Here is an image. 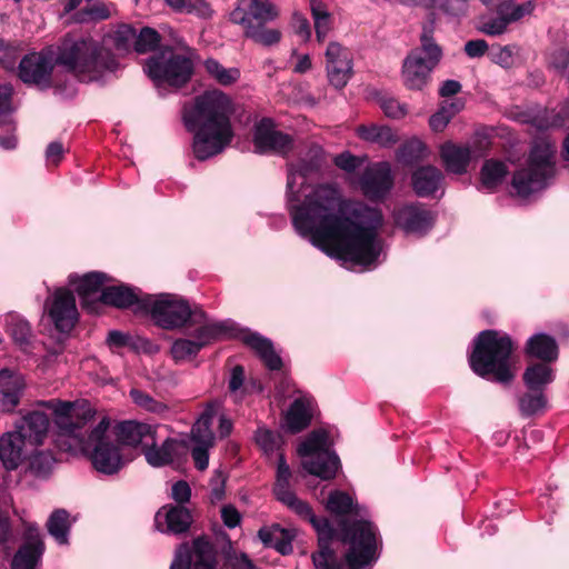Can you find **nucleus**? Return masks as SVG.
<instances>
[{"label":"nucleus","mask_w":569,"mask_h":569,"mask_svg":"<svg viewBox=\"0 0 569 569\" xmlns=\"http://www.w3.org/2000/svg\"><path fill=\"white\" fill-rule=\"evenodd\" d=\"M290 214L297 232L330 257L368 267L382 251L381 212L345 200L333 184L313 188L302 204L290 206Z\"/></svg>","instance_id":"obj_1"},{"label":"nucleus","mask_w":569,"mask_h":569,"mask_svg":"<svg viewBox=\"0 0 569 569\" xmlns=\"http://www.w3.org/2000/svg\"><path fill=\"white\" fill-rule=\"evenodd\" d=\"M38 405L52 411L59 429L58 443L63 450L87 455L93 468L104 475H114L123 467L120 446L110 431L108 418H102L88 433L83 428L93 417L89 407L57 399Z\"/></svg>","instance_id":"obj_2"},{"label":"nucleus","mask_w":569,"mask_h":569,"mask_svg":"<svg viewBox=\"0 0 569 569\" xmlns=\"http://www.w3.org/2000/svg\"><path fill=\"white\" fill-rule=\"evenodd\" d=\"M232 103L220 90L206 91L184 109L183 121L188 130L196 131L193 152L199 160L220 153L232 140L230 122Z\"/></svg>","instance_id":"obj_3"},{"label":"nucleus","mask_w":569,"mask_h":569,"mask_svg":"<svg viewBox=\"0 0 569 569\" xmlns=\"http://www.w3.org/2000/svg\"><path fill=\"white\" fill-rule=\"evenodd\" d=\"M342 541L349 546L345 555L346 565L337 563L335 553L323 543L313 556L319 569H360L377 559V531L368 520H358L351 525L342 523Z\"/></svg>","instance_id":"obj_4"},{"label":"nucleus","mask_w":569,"mask_h":569,"mask_svg":"<svg viewBox=\"0 0 569 569\" xmlns=\"http://www.w3.org/2000/svg\"><path fill=\"white\" fill-rule=\"evenodd\" d=\"M56 62L82 81L98 80L118 68L112 53L91 38L66 39L59 47Z\"/></svg>","instance_id":"obj_5"},{"label":"nucleus","mask_w":569,"mask_h":569,"mask_svg":"<svg viewBox=\"0 0 569 569\" xmlns=\"http://www.w3.org/2000/svg\"><path fill=\"white\" fill-rule=\"evenodd\" d=\"M512 351L511 339L495 330L482 331L470 356V367L480 377L499 382L513 378L509 359Z\"/></svg>","instance_id":"obj_6"},{"label":"nucleus","mask_w":569,"mask_h":569,"mask_svg":"<svg viewBox=\"0 0 569 569\" xmlns=\"http://www.w3.org/2000/svg\"><path fill=\"white\" fill-rule=\"evenodd\" d=\"M441 57L442 51L432 38V30L425 27L420 36V47L412 49L402 62L403 86L409 90H423Z\"/></svg>","instance_id":"obj_7"},{"label":"nucleus","mask_w":569,"mask_h":569,"mask_svg":"<svg viewBox=\"0 0 569 569\" xmlns=\"http://www.w3.org/2000/svg\"><path fill=\"white\" fill-rule=\"evenodd\" d=\"M143 310L154 322L164 329L194 327L207 321V315L199 308L191 309L187 301L171 295H146Z\"/></svg>","instance_id":"obj_8"},{"label":"nucleus","mask_w":569,"mask_h":569,"mask_svg":"<svg viewBox=\"0 0 569 569\" xmlns=\"http://www.w3.org/2000/svg\"><path fill=\"white\" fill-rule=\"evenodd\" d=\"M144 71L157 87H181L190 80L193 72L191 51L177 52L166 47L147 60Z\"/></svg>","instance_id":"obj_9"},{"label":"nucleus","mask_w":569,"mask_h":569,"mask_svg":"<svg viewBox=\"0 0 569 569\" xmlns=\"http://www.w3.org/2000/svg\"><path fill=\"white\" fill-rule=\"evenodd\" d=\"M302 467L310 475L323 480L333 478L339 467L338 457L329 449V437L325 430L312 431L298 447Z\"/></svg>","instance_id":"obj_10"},{"label":"nucleus","mask_w":569,"mask_h":569,"mask_svg":"<svg viewBox=\"0 0 569 569\" xmlns=\"http://www.w3.org/2000/svg\"><path fill=\"white\" fill-rule=\"evenodd\" d=\"M489 143L475 141L472 143H458L446 141L439 148L441 162L448 173L465 174L472 161L483 156Z\"/></svg>","instance_id":"obj_11"},{"label":"nucleus","mask_w":569,"mask_h":569,"mask_svg":"<svg viewBox=\"0 0 569 569\" xmlns=\"http://www.w3.org/2000/svg\"><path fill=\"white\" fill-rule=\"evenodd\" d=\"M193 339H178L171 347V355L177 361L189 360L206 346L224 335V326L220 322L203 321L194 326Z\"/></svg>","instance_id":"obj_12"},{"label":"nucleus","mask_w":569,"mask_h":569,"mask_svg":"<svg viewBox=\"0 0 569 569\" xmlns=\"http://www.w3.org/2000/svg\"><path fill=\"white\" fill-rule=\"evenodd\" d=\"M216 550L206 538H197L192 546L180 545L176 550L170 569H214Z\"/></svg>","instance_id":"obj_13"},{"label":"nucleus","mask_w":569,"mask_h":569,"mask_svg":"<svg viewBox=\"0 0 569 569\" xmlns=\"http://www.w3.org/2000/svg\"><path fill=\"white\" fill-rule=\"evenodd\" d=\"M325 62L329 83L336 89L345 88L353 74L350 50L337 41H331L325 51Z\"/></svg>","instance_id":"obj_14"},{"label":"nucleus","mask_w":569,"mask_h":569,"mask_svg":"<svg viewBox=\"0 0 569 569\" xmlns=\"http://www.w3.org/2000/svg\"><path fill=\"white\" fill-rule=\"evenodd\" d=\"M44 309L59 331H69L78 320L76 300L71 291L59 288L46 301Z\"/></svg>","instance_id":"obj_15"},{"label":"nucleus","mask_w":569,"mask_h":569,"mask_svg":"<svg viewBox=\"0 0 569 569\" xmlns=\"http://www.w3.org/2000/svg\"><path fill=\"white\" fill-rule=\"evenodd\" d=\"M277 7L270 0H240L238 6L230 12V20L241 24L243 30L249 26L267 24L278 17Z\"/></svg>","instance_id":"obj_16"},{"label":"nucleus","mask_w":569,"mask_h":569,"mask_svg":"<svg viewBox=\"0 0 569 569\" xmlns=\"http://www.w3.org/2000/svg\"><path fill=\"white\" fill-rule=\"evenodd\" d=\"M497 17H481L477 29L491 37L503 34L511 22L520 20L530 12V4H517L513 1H505L497 9Z\"/></svg>","instance_id":"obj_17"},{"label":"nucleus","mask_w":569,"mask_h":569,"mask_svg":"<svg viewBox=\"0 0 569 569\" xmlns=\"http://www.w3.org/2000/svg\"><path fill=\"white\" fill-rule=\"evenodd\" d=\"M253 144L257 152L286 154L292 148V139L277 130L272 120L262 119L256 124Z\"/></svg>","instance_id":"obj_18"},{"label":"nucleus","mask_w":569,"mask_h":569,"mask_svg":"<svg viewBox=\"0 0 569 569\" xmlns=\"http://www.w3.org/2000/svg\"><path fill=\"white\" fill-rule=\"evenodd\" d=\"M359 183L367 198L371 200L383 199L393 186L390 164L388 162H376L368 166Z\"/></svg>","instance_id":"obj_19"},{"label":"nucleus","mask_w":569,"mask_h":569,"mask_svg":"<svg viewBox=\"0 0 569 569\" xmlns=\"http://www.w3.org/2000/svg\"><path fill=\"white\" fill-rule=\"evenodd\" d=\"M52 69V57L44 52H33L20 61L18 76L27 84L48 87Z\"/></svg>","instance_id":"obj_20"},{"label":"nucleus","mask_w":569,"mask_h":569,"mask_svg":"<svg viewBox=\"0 0 569 569\" xmlns=\"http://www.w3.org/2000/svg\"><path fill=\"white\" fill-rule=\"evenodd\" d=\"M26 388L27 382L21 372L9 368L0 370V412H13Z\"/></svg>","instance_id":"obj_21"},{"label":"nucleus","mask_w":569,"mask_h":569,"mask_svg":"<svg viewBox=\"0 0 569 569\" xmlns=\"http://www.w3.org/2000/svg\"><path fill=\"white\" fill-rule=\"evenodd\" d=\"M191 511L180 505H164L154 516V527L162 533L180 535L186 532L192 523Z\"/></svg>","instance_id":"obj_22"},{"label":"nucleus","mask_w":569,"mask_h":569,"mask_svg":"<svg viewBox=\"0 0 569 569\" xmlns=\"http://www.w3.org/2000/svg\"><path fill=\"white\" fill-rule=\"evenodd\" d=\"M13 430L19 433L29 447H39L47 437L49 418L40 410L29 411L14 423Z\"/></svg>","instance_id":"obj_23"},{"label":"nucleus","mask_w":569,"mask_h":569,"mask_svg":"<svg viewBox=\"0 0 569 569\" xmlns=\"http://www.w3.org/2000/svg\"><path fill=\"white\" fill-rule=\"evenodd\" d=\"M396 224L407 233L422 234L433 222V217L419 204L403 206L393 212Z\"/></svg>","instance_id":"obj_24"},{"label":"nucleus","mask_w":569,"mask_h":569,"mask_svg":"<svg viewBox=\"0 0 569 569\" xmlns=\"http://www.w3.org/2000/svg\"><path fill=\"white\" fill-rule=\"evenodd\" d=\"M278 500L312 525L318 532L319 546L328 543L333 538L335 530L329 521L326 518H317L311 507L306 501L300 500L293 491L278 498Z\"/></svg>","instance_id":"obj_25"},{"label":"nucleus","mask_w":569,"mask_h":569,"mask_svg":"<svg viewBox=\"0 0 569 569\" xmlns=\"http://www.w3.org/2000/svg\"><path fill=\"white\" fill-rule=\"evenodd\" d=\"M29 446L14 430L0 436V465L7 471L17 470L24 461Z\"/></svg>","instance_id":"obj_26"},{"label":"nucleus","mask_w":569,"mask_h":569,"mask_svg":"<svg viewBox=\"0 0 569 569\" xmlns=\"http://www.w3.org/2000/svg\"><path fill=\"white\" fill-rule=\"evenodd\" d=\"M111 432L119 446H142L144 448L154 443L157 430L146 423L124 421L119 423L116 430Z\"/></svg>","instance_id":"obj_27"},{"label":"nucleus","mask_w":569,"mask_h":569,"mask_svg":"<svg viewBox=\"0 0 569 569\" xmlns=\"http://www.w3.org/2000/svg\"><path fill=\"white\" fill-rule=\"evenodd\" d=\"M315 401L308 395H301L290 405L283 419V428L297 433L307 428L312 419Z\"/></svg>","instance_id":"obj_28"},{"label":"nucleus","mask_w":569,"mask_h":569,"mask_svg":"<svg viewBox=\"0 0 569 569\" xmlns=\"http://www.w3.org/2000/svg\"><path fill=\"white\" fill-rule=\"evenodd\" d=\"M556 148L536 139V191L547 188L557 174Z\"/></svg>","instance_id":"obj_29"},{"label":"nucleus","mask_w":569,"mask_h":569,"mask_svg":"<svg viewBox=\"0 0 569 569\" xmlns=\"http://www.w3.org/2000/svg\"><path fill=\"white\" fill-rule=\"evenodd\" d=\"M42 552L43 542L39 530L34 526H30L27 531L26 542L12 560V569H34Z\"/></svg>","instance_id":"obj_30"},{"label":"nucleus","mask_w":569,"mask_h":569,"mask_svg":"<svg viewBox=\"0 0 569 569\" xmlns=\"http://www.w3.org/2000/svg\"><path fill=\"white\" fill-rule=\"evenodd\" d=\"M12 86L4 83L0 86V127L7 128L8 132L0 136V148L3 150H13L18 146V139L14 134L16 126L11 118V94Z\"/></svg>","instance_id":"obj_31"},{"label":"nucleus","mask_w":569,"mask_h":569,"mask_svg":"<svg viewBox=\"0 0 569 569\" xmlns=\"http://www.w3.org/2000/svg\"><path fill=\"white\" fill-rule=\"evenodd\" d=\"M143 299L144 296H140L132 288L124 284L106 287L100 297V300L106 305L120 309L134 307L136 311L143 310Z\"/></svg>","instance_id":"obj_32"},{"label":"nucleus","mask_w":569,"mask_h":569,"mask_svg":"<svg viewBox=\"0 0 569 569\" xmlns=\"http://www.w3.org/2000/svg\"><path fill=\"white\" fill-rule=\"evenodd\" d=\"M442 172L433 166H425L417 169L412 174V186L420 197L433 194L442 182Z\"/></svg>","instance_id":"obj_33"},{"label":"nucleus","mask_w":569,"mask_h":569,"mask_svg":"<svg viewBox=\"0 0 569 569\" xmlns=\"http://www.w3.org/2000/svg\"><path fill=\"white\" fill-rule=\"evenodd\" d=\"M512 196L525 201L533 191V153L530 152L525 160V167L515 170L512 180Z\"/></svg>","instance_id":"obj_34"},{"label":"nucleus","mask_w":569,"mask_h":569,"mask_svg":"<svg viewBox=\"0 0 569 569\" xmlns=\"http://www.w3.org/2000/svg\"><path fill=\"white\" fill-rule=\"evenodd\" d=\"M321 154L322 150L320 148H313L310 151V159L308 162L302 160L299 163V167L296 169H290L287 182L288 197L289 201L292 200L297 186H302L305 183V179L309 172L317 170L321 164Z\"/></svg>","instance_id":"obj_35"},{"label":"nucleus","mask_w":569,"mask_h":569,"mask_svg":"<svg viewBox=\"0 0 569 569\" xmlns=\"http://www.w3.org/2000/svg\"><path fill=\"white\" fill-rule=\"evenodd\" d=\"M219 403L212 402L207 406L204 411L201 413L199 419L192 427L191 437L196 443L204 445V446H213L214 436L211 431L212 419L217 415L219 410Z\"/></svg>","instance_id":"obj_36"},{"label":"nucleus","mask_w":569,"mask_h":569,"mask_svg":"<svg viewBox=\"0 0 569 569\" xmlns=\"http://www.w3.org/2000/svg\"><path fill=\"white\" fill-rule=\"evenodd\" d=\"M243 341L252 348L270 370H278L282 366L280 356L274 351L272 342L257 333H248Z\"/></svg>","instance_id":"obj_37"},{"label":"nucleus","mask_w":569,"mask_h":569,"mask_svg":"<svg viewBox=\"0 0 569 569\" xmlns=\"http://www.w3.org/2000/svg\"><path fill=\"white\" fill-rule=\"evenodd\" d=\"M181 447L180 442L167 439L160 447H157L156 442L149 447H144L143 453L149 465L152 467H162L171 463L176 459Z\"/></svg>","instance_id":"obj_38"},{"label":"nucleus","mask_w":569,"mask_h":569,"mask_svg":"<svg viewBox=\"0 0 569 569\" xmlns=\"http://www.w3.org/2000/svg\"><path fill=\"white\" fill-rule=\"evenodd\" d=\"M356 133L363 141L387 148L397 142V134L388 126H379L376 123L361 124L357 127Z\"/></svg>","instance_id":"obj_39"},{"label":"nucleus","mask_w":569,"mask_h":569,"mask_svg":"<svg viewBox=\"0 0 569 569\" xmlns=\"http://www.w3.org/2000/svg\"><path fill=\"white\" fill-rule=\"evenodd\" d=\"M508 174L505 162L497 159L486 160L480 170L481 189L493 191L503 183Z\"/></svg>","instance_id":"obj_40"},{"label":"nucleus","mask_w":569,"mask_h":569,"mask_svg":"<svg viewBox=\"0 0 569 569\" xmlns=\"http://www.w3.org/2000/svg\"><path fill=\"white\" fill-rule=\"evenodd\" d=\"M259 538L267 547H272L281 555H288L292 551L291 536L289 531L279 526L262 528L258 532Z\"/></svg>","instance_id":"obj_41"},{"label":"nucleus","mask_w":569,"mask_h":569,"mask_svg":"<svg viewBox=\"0 0 569 569\" xmlns=\"http://www.w3.org/2000/svg\"><path fill=\"white\" fill-rule=\"evenodd\" d=\"M106 281L107 276L102 272H89L80 278L77 276L69 277V283L74 287L83 300L97 293Z\"/></svg>","instance_id":"obj_42"},{"label":"nucleus","mask_w":569,"mask_h":569,"mask_svg":"<svg viewBox=\"0 0 569 569\" xmlns=\"http://www.w3.org/2000/svg\"><path fill=\"white\" fill-rule=\"evenodd\" d=\"M111 7L100 0H86V4L73 14V20L79 23H89L109 19Z\"/></svg>","instance_id":"obj_43"},{"label":"nucleus","mask_w":569,"mask_h":569,"mask_svg":"<svg viewBox=\"0 0 569 569\" xmlns=\"http://www.w3.org/2000/svg\"><path fill=\"white\" fill-rule=\"evenodd\" d=\"M71 527L70 515L64 509L54 510L48 519L47 529L60 545L68 543V535Z\"/></svg>","instance_id":"obj_44"},{"label":"nucleus","mask_w":569,"mask_h":569,"mask_svg":"<svg viewBox=\"0 0 569 569\" xmlns=\"http://www.w3.org/2000/svg\"><path fill=\"white\" fill-rule=\"evenodd\" d=\"M310 9L315 23L317 40L322 42L332 29L331 14L327 7L318 0L310 1Z\"/></svg>","instance_id":"obj_45"},{"label":"nucleus","mask_w":569,"mask_h":569,"mask_svg":"<svg viewBox=\"0 0 569 569\" xmlns=\"http://www.w3.org/2000/svg\"><path fill=\"white\" fill-rule=\"evenodd\" d=\"M203 64L209 77L221 86H231L240 79L238 68H226L214 59H207Z\"/></svg>","instance_id":"obj_46"},{"label":"nucleus","mask_w":569,"mask_h":569,"mask_svg":"<svg viewBox=\"0 0 569 569\" xmlns=\"http://www.w3.org/2000/svg\"><path fill=\"white\" fill-rule=\"evenodd\" d=\"M559 347L556 339L548 333H536V360L555 362L559 358Z\"/></svg>","instance_id":"obj_47"},{"label":"nucleus","mask_w":569,"mask_h":569,"mask_svg":"<svg viewBox=\"0 0 569 569\" xmlns=\"http://www.w3.org/2000/svg\"><path fill=\"white\" fill-rule=\"evenodd\" d=\"M166 2L178 12L192 13L203 19L212 16V9L204 0H166Z\"/></svg>","instance_id":"obj_48"},{"label":"nucleus","mask_w":569,"mask_h":569,"mask_svg":"<svg viewBox=\"0 0 569 569\" xmlns=\"http://www.w3.org/2000/svg\"><path fill=\"white\" fill-rule=\"evenodd\" d=\"M327 509L337 516L345 515H359L357 506L353 503L352 498L342 491H333L330 493L327 501Z\"/></svg>","instance_id":"obj_49"},{"label":"nucleus","mask_w":569,"mask_h":569,"mask_svg":"<svg viewBox=\"0 0 569 569\" xmlns=\"http://www.w3.org/2000/svg\"><path fill=\"white\" fill-rule=\"evenodd\" d=\"M569 128V100L565 101L559 111H552L550 117L536 114V129Z\"/></svg>","instance_id":"obj_50"},{"label":"nucleus","mask_w":569,"mask_h":569,"mask_svg":"<svg viewBox=\"0 0 569 569\" xmlns=\"http://www.w3.org/2000/svg\"><path fill=\"white\" fill-rule=\"evenodd\" d=\"M244 34L262 46H272L280 41L281 32L277 29L266 28V24L249 26Z\"/></svg>","instance_id":"obj_51"},{"label":"nucleus","mask_w":569,"mask_h":569,"mask_svg":"<svg viewBox=\"0 0 569 569\" xmlns=\"http://www.w3.org/2000/svg\"><path fill=\"white\" fill-rule=\"evenodd\" d=\"M7 326L10 336L20 345H28L31 338V329L29 323L16 315H10L7 318Z\"/></svg>","instance_id":"obj_52"},{"label":"nucleus","mask_w":569,"mask_h":569,"mask_svg":"<svg viewBox=\"0 0 569 569\" xmlns=\"http://www.w3.org/2000/svg\"><path fill=\"white\" fill-rule=\"evenodd\" d=\"M130 398L138 408L144 411L152 413H162L167 410V406L163 402L154 399L152 396L140 389H131Z\"/></svg>","instance_id":"obj_53"},{"label":"nucleus","mask_w":569,"mask_h":569,"mask_svg":"<svg viewBox=\"0 0 569 569\" xmlns=\"http://www.w3.org/2000/svg\"><path fill=\"white\" fill-rule=\"evenodd\" d=\"M292 477L289 465L286 462L283 455H279L277 472H276V483L273 487L274 495L278 498L283 497L284 495L291 492L290 490V479Z\"/></svg>","instance_id":"obj_54"},{"label":"nucleus","mask_w":569,"mask_h":569,"mask_svg":"<svg viewBox=\"0 0 569 569\" xmlns=\"http://www.w3.org/2000/svg\"><path fill=\"white\" fill-rule=\"evenodd\" d=\"M53 458L49 452L37 451L30 457L29 470L39 478L47 477L52 468Z\"/></svg>","instance_id":"obj_55"},{"label":"nucleus","mask_w":569,"mask_h":569,"mask_svg":"<svg viewBox=\"0 0 569 569\" xmlns=\"http://www.w3.org/2000/svg\"><path fill=\"white\" fill-rule=\"evenodd\" d=\"M160 42L159 33L151 28H142L139 34L136 33L134 50L139 53L152 51Z\"/></svg>","instance_id":"obj_56"},{"label":"nucleus","mask_w":569,"mask_h":569,"mask_svg":"<svg viewBox=\"0 0 569 569\" xmlns=\"http://www.w3.org/2000/svg\"><path fill=\"white\" fill-rule=\"evenodd\" d=\"M256 442L266 453H271L280 448L281 437L267 428H259Z\"/></svg>","instance_id":"obj_57"},{"label":"nucleus","mask_w":569,"mask_h":569,"mask_svg":"<svg viewBox=\"0 0 569 569\" xmlns=\"http://www.w3.org/2000/svg\"><path fill=\"white\" fill-rule=\"evenodd\" d=\"M114 47L120 51H127L131 44L134 46L136 30L129 24H121L112 34Z\"/></svg>","instance_id":"obj_58"},{"label":"nucleus","mask_w":569,"mask_h":569,"mask_svg":"<svg viewBox=\"0 0 569 569\" xmlns=\"http://www.w3.org/2000/svg\"><path fill=\"white\" fill-rule=\"evenodd\" d=\"M431 7H439L450 16L461 17L469 11V0H432Z\"/></svg>","instance_id":"obj_59"},{"label":"nucleus","mask_w":569,"mask_h":569,"mask_svg":"<svg viewBox=\"0 0 569 569\" xmlns=\"http://www.w3.org/2000/svg\"><path fill=\"white\" fill-rule=\"evenodd\" d=\"M556 378V371L552 368V362L536 361V388L546 389L548 383L552 382Z\"/></svg>","instance_id":"obj_60"},{"label":"nucleus","mask_w":569,"mask_h":569,"mask_svg":"<svg viewBox=\"0 0 569 569\" xmlns=\"http://www.w3.org/2000/svg\"><path fill=\"white\" fill-rule=\"evenodd\" d=\"M380 108L387 117L392 119H401L408 112L407 104L399 102L392 97H382L380 99Z\"/></svg>","instance_id":"obj_61"},{"label":"nucleus","mask_w":569,"mask_h":569,"mask_svg":"<svg viewBox=\"0 0 569 569\" xmlns=\"http://www.w3.org/2000/svg\"><path fill=\"white\" fill-rule=\"evenodd\" d=\"M428 154L426 144L419 139L408 141L402 148V156L408 161H416Z\"/></svg>","instance_id":"obj_62"},{"label":"nucleus","mask_w":569,"mask_h":569,"mask_svg":"<svg viewBox=\"0 0 569 569\" xmlns=\"http://www.w3.org/2000/svg\"><path fill=\"white\" fill-rule=\"evenodd\" d=\"M291 27L296 34H298L303 41H308L311 37L310 23L306 17L295 12L291 20Z\"/></svg>","instance_id":"obj_63"},{"label":"nucleus","mask_w":569,"mask_h":569,"mask_svg":"<svg viewBox=\"0 0 569 569\" xmlns=\"http://www.w3.org/2000/svg\"><path fill=\"white\" fill-rule=\"evenodd\" d=\"M491 60L502 68H510L513 64V52L510 46L498 47L491 53Z\"/></svg>","instance_id":"obj_64"}]
</instances>
